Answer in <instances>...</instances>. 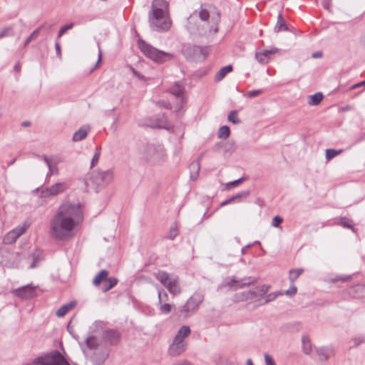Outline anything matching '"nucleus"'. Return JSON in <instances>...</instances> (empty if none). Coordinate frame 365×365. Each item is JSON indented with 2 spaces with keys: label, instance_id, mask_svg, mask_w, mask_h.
Masks as SVG:
<instances>
[{
  "label": "nucleus",
  "instance_id": "obj_1",
  "mask_svg": "<svg viewBox=\"0 0 365 365\" xmlns=\"http://www.w3.org/2000/svg\"><path fill=\"white\" fill-rule=\"evenodd\" d=\"M82 220L83 212L79 203H63L51 220L50 235L56 240H65Z\"/></svg>",
  "mask_w": 365,
  "mask_h": 365
},
{
  "label": "nucleus",
  "instance_id": "obj_2",
  "mask_svg": "<svg viewBox=\"0 0 365 365\" xmlns=\"http://www.w3.org/2000/svg\"><path fill=\"white\" fill-rule=\"evenodd\" d=\"M148 22L153 31L165 32L170 29L171 20L169 4L166 0H153L148 12Z\"/></svg>",
  "mask_w": 365,
  "mask_h": 365
},
{
  "label": "nucleus",
  "instance_id": "obj_3",
  "mask_svg": "<svg viewBox=\"0 0 365 365\" xmlns=\"http://www.w3.org/2000/svg\"><path fill=\"white\" fill-rule=\"evenodd\" d=\"M138 46L147 58L158 63H164L173 58L172 53L158 50L143 39L138 41Z\"/></svg>",
  "mask_w": 365,
  "mask_h": 365
},
{
  "label": "nucleus",
  "instance_id": "obj_4",
  "mask_svg": "<svg viewBox=\"0 0 365 365\" xmlns=\"http://www.w3.org/2000/svg\"><path fill=\"white\" fill-rule=\"evenodd\" d=\"M197 11H195L190 16L187 18V23L186 25L187 30L191 34H198L200 36H204L207 34V33H217L218 31V23L220 21V14L217 13V19L215 21V24L212 26H209V28H204V25L197 24Z\"/></svg>",
  "mask_w": 365,
  "mask_h": 365
},
{
  "label": "nucleus",
  "instance_id": "obj_5",
  "mask_svg": "<svg viewBox=\"0 0 365 365\" xmlns=\"http://www.w3.org/2000/svg\"><path fill=\"white\" fill-rule=\"evenodd\" d=\"M34 365H70L58 350H53L37 356L33 360Z\"/></svg>",
  "mask_w": 365,
  "mask_h": 365
},
{
  "label": "nucleus",
  "instance_id": "obj_6",
  "mask_svg": "<svg viewBox=\"0 0 365 365\" xmlns=\"http://www.w3.org/2000/svg\"><path fill=\"white\" fill-rule=\"evenodd\" d=\"M155 278L164 285L169 292L178 295L181 292L179 279L177 275L170 274L165 271H158L155 274Z\"/></svg>",
  "mask_w": 365,
  "mask_h": 365
},
{
  "label": "nucleus",
  "instance_id": "obj_7",
  "mask_svg": "<svg viewBox=\"0 0 365 365\" xmlns=\"http://www.w3.org/2000/svg\"><path fill=\"white\" fill-rule=\"evenodd\" d=\"M203 300L204 296L202 294L195 293L183 306L179 307L178 314L183 318L190 317L197 310Z\"/></svg>",
  "mask_w": 365,
  "mask_h": 365
},
{
  "label": "nucleus",
  "instance_id": "obj_8",
  "mask_svg": "<svg viewBox=\"0 0 365 365\" xmlns=\"http://www.w3.org/2000/svg\"><path fill=\"white\" fill-rule=\"evenodd\" d=\"M182 52L185 58L191 61H202L208 55L207 48L191 44L184 45Z\"/></svg>",
  "mask_w": 365,
  "mask_h": 365
},
{
  "label": "nucleus",
  "instance_id": "obj_9",
  "mask_svg": "<svg viewBox=\"0 0 365 365\" xmlns=\"http://www.w3.org/2000/svg\"><path fill=\"white\" fill-rule=\"evenodd\" d=\"M165 150L160 144H148L144 148L143 158L147 162L155 163L163 159Z\"/></svg>",
  "mask_w": 365,
  "mask_h": 365
},
{
  "label": "nucleus",
  "instance_id": "obj_10",
  "mask_svg": "<svg viewBox=\"0 0 365 365\" xmlns=\"http://www.w3.org/2000/svg\"><path fill=\"white\" fill-rule=\"evenodd\" d=\"M20 262L19 254L10 252L6 248H0V264L14 268L18 267Z\"/></svg>",
  "mask_w": 365,
  "mask_h": 365
},
{
  "label": "nucleus",
  "instance_id": "obj_11",
  "mask_svg": "<svg viewBox=\"0 0 365 365\" xmlns=\"http://www.w3.org/2000/svg\"><path fill=\"white\" fill-rule=\"evenodd\" d=\"M113 179V173L110 170L106 171H96L91 175V181L98 187L110 184Z\"/></svg>",
  "mask_w": 365,
  "mask_h": 365
},
{
  "label": "nucleus",
  "instance_id": "obj_12",
  "mask_svg": "<svg viewBox=\"0 0 365 365\" xmlns=\"http://www.w3.org/2000/svg\"><path fill=\"white\" fill-rule=\"evenodd\" d=\"M101 337L106 344L117 346L120 342L122 334L116 329H108L103 331Z\"/></svg>",
  "mask_w": 365,
  "mask_h": 365
},
{
  "label": "nucleus",
  "instance_id": "obj_13",
  "mask_svg": "<svg viewBox=\"0 0 365 365\" xmlns=\"http://www.w3.org/2000/svg\"><path fill=\"white\" fill-rule=\"evenodd\" d=\"M67 188V185L65 182H56L50 187L43 188L41 195L42 197L56 196L66 191Z\"/></svg>",
  "mask_w": 365,
  "mask_h": 365
},
{
  "label": "nucleus",
  "instance_id": "obj_14",
  "mask_svg": "<svg viewBox=\"0 0 365 365\" xmlns=\"http://www.w3.org/2000/svg\"><path fill=\"white\" fill-rule=\"evenodd\" d=\"M16 297L22 299L31 298L35 294V288L30 285L20 287L14 291Z\"/></svg>",
  "mask_w": 365,
  "mask_h": 365
},
{
  "label": "nucleus",
  "instance_id": "obj_15",
  "mask_svg": "<svg viewBox=\"0 0 365 365\" xmlns=\"http://www.w3.org/2000/svg\"><path fill=\"white\" fill-rule=\"evenodd\" d=\"M153 128H160L169 130L172 126L170 125L165 114L159 115L155 121L150 125Z\"/></svg>",
  "mask_w": 365,
  "mask_h": 365
},
{
  "label": "nucleus",
  "instance_id": "obj_16",
  "mask_svg": "<svg viewBox=\"0 0 365 365\" xmlns=\"http://www.w3.org/2000/svg\"><path fill=\"white\" fill-rule=\"evenodd\" d=\"M108 357L107 350H100L93 353L91 360L94 365H102Z\"/></svg>",
  "mask_w": 365,
  "mask_h": 365
},
{
  "label": "nucleus",
  "instance_id": "obj_17",
  "mask_svg": "<svg viewBox=\"0 0 365 365\" xmlns=\"http://www.w3.org/2000/svg\"><path fill=\"white\" fill-rule=\"evenodd\" d=\"M255 282V279L250 277L244 278L243 279H242V282L237 280L236 277H233L231 281L228 283V285L232 287L234 284H237V285L235 286V289H238L243 288L246 286H249Z\"/></svg>",
  "mask_w": 365,
  "mask_h": 365
},
{
  "label": "nucleus",
  "instance_id": "obj_18",
  "mask_svg": "<svg viewBox=\"0 0 365 365\" xmlns=\"http://www.w3.org/2000/svg\"><path fill=\"white\" fill-rule=\"evenodd\" d=\"M198 17L200 18V19L201 20V21L202 23V25H204V28H209V26H212L217 19V17L212 18V24H210V23L209 22V18H210L209 11L205 9H202V7H201L200 10L199 11H197V18Z\"/></svg>",
  "mask_w": 365,
  "mask_h": 365
},
{
  "label": "nucleus",
  "instance_id": "obj_19",
  "mask_svg": "<svg viewBox=\"0 0 365 365\" xmlns=\"http://www.w3.org/2000/svg\"><path fill=\"white\" fill-rule=\"evenodd\" d=\"M186 349V344H178L173 342L170 346L168 351L173 356H177L183 353Z\"/></svg>",
  "mask_w": 365,
  "mask_h": 365
},
{
  "label": "nucleus",
  "instance_id": "obj_20",
  "mask_svg": "<svg viewBox=\"0 0 365 365\" xmlns=\"http://www.w3.org/2000/svg\"><path fill=\"white\" fill-rule=\"evenodd\" d=\"M90 131L89 125H83L78 130H76L72 138V140L75 142L81 141L83 140Z\"/></svg>",
  "mask_w": 365,
  "mask_h": 365
},
{
  "label": "nucleus",
  "instance_id": "obj_21",
  "mask_svg": "<svg viewBox=\"0 0 365 365\" xmlns=\"http://www.w3.org/2000/svg\"><path fill=\"white\" fill-rule=\"evenodd\" d=\"M76 305V302L72 301L68 304L61 306L56 312V314L58 317H64L68 312L73 309Z\"/></svg>",
  "mask_w": 365,
  "mask_h": 365
},
{
  "label": "nucleus",
  "instance_id": "obj_22",
  "mask_svg": "<svg viewBox=\"0 0 365 365\" xmlns=\"http://www.w3.org/2000/svg\"><path fill=\"white\" fill-rule=\"evenodd\" d=\"M274 53V51L270 50H264L262 52H257L255 53V58L259 63L265 64L268 63L269 56Z\"/></svg>",
  "mask_w": 365,
  "mask_h": 365
},
{
  "label": "nucleus",
  "instance_id": "obj_23",
  "mask_svg": "<svg viewBox=\"0 0 365 365\" xmlns=\"http://www.w3.org/2000/svg\"><path fill=\"white\" fill-rule=\"evenodd\" d=\"M190 171V178L192 180H197L199 175V172L200 170V163L199 160H196L192 162L189 166Z\"/></svg>",
  "mask_w": 365,
  "mask_h": 365
},
{
  "label": "nucleus",
  "instance_id": "obj_24",
  "mask_svg": "<svg viewBox=\"0 0 365 365\" xmlns=\"http://www.w3.org/2000/svg\"><path fill=\"white\" fill-rule=\"evenodd\" d=\"M288 29V26L282 14L279 13L277 16V21L274 26V32L279 33L280 31H287Z\"/></svg>",
  "mask_w": 365,
  "mask_h": 365
},
{
  "label": "nucleus",
  "instance_id": "obj_25",
  "mask_svg": "<svg viewBox=\"0 0 365 365\" xmlns=\"http://www.w3.org/2000/svg\"><path fill=\"white\" fill-rule=\"evenodd\" d=\"M257 297V294L254 290H249L247 292H243L236 295V301H247Z\"/></svg>",
  "mask_w": 365,
  "mask_h": 365
},
{
  "label": "nucleus",
  "instance_id": "obj_26",
  "mask_svg": "<svg viewBox=\"0 0 365 365\" xmlns=\"http://www.w3.org/2000/svg\"><path fill=\"white\" fill-rule=\"evenodd\" d=\"M233 69L232 65H227L220 69V71L215 74V81L219 82L222 81L225 76Z\"/></svg>",
  "mask_w": 365,
  "mask_h": 365
},
{
  "label": "nucleus",
  "instance_id": "obj_27",
  "mask_svg": "<svg viewBox=\"0 0 365 365\" xmlns=\"http://www.w3.org/2000/svg\"><path fill=\"white\" fill-rule=\"evenodd\" d=\"M317 353L320 360L327 361L331 357L332 351L326 347H320L317 349Z\"/></svg>",
  "mask_w": 365,
  "mask_h": 365
},
{
  "label": "nucleus",
  "instance_id": "obj_28",
  "mask_svg": "<svg viewBox=\"0 0 365 365\" xmlns=\"http://www.w3.org/2000/svg\"><path fill=\"white\" fill-rule=\"evenodd\" d=\"M185 88L180 82H176L170 87L169 91L171 94L176 97H180L184 93Z\"/></svg>",
  "mask_w": 365,
  "mask_h": 365
},
{
  "label": "nucleus",
  "instance_id": "obj_29",
  "mask_svg": "<svg viewBox=\"0 0 365 365\" xmlns=\"http://www.w3.org/2000/svg\"><path fill=\"white\" fill-rule=\"evenodd\" d=\"M108 271L106 269H102L93 279V284L95 286L99 285L103 281H106L108 276Z\"/></svg>",
  "mask_w": 365,
  "mask_h": 365
},
{
  "label": "nucleus",
  "instance_id": "obj_30",
  "mask_svg": "<svg viewBox=\"0 0 365 365\" xmlns=\"http://www.w3.org/2000/svg\"><path fill=\"white\" fill-rule=\"evenodd\" d=\"M25 231V228L19 227L13 230L8 234L7 238L10 240V242H14L19 237H20Z\"/></svg>",
  "mask_w": 365,
  "mask_h": 365
},
{
  "label": "nucleus",
  "instance_id": "obj_31",
  "mask_svg": "<svg viewBox=\"0 0 365 365\" xmlns=\"http://www.w3.org/2000/svg\"><path fill=\"white\" fill-rule=\"evenodd\" d=\"M302 349L305 354H310L312 352V344L308 336L304 335L302 337Z\"/></svg>",
  "mask_w": 365,
  "mask_h": 365
},
{
  "label": "nucleus",
  "instance_id": "obj_32",
  "mask_svg": "<svg viewBox=\"0 0 365 365\" xmlns=\"http://www.w3.org/2000/svg\"><path fill=\"white\" fill-rule=\"evenodd\" d=\"M86 344L87 347L91 350H97L99 347L97 338L95 336H90L86 338Z\"/></svg>",
  "mask_w": 365,
  "mask_h": 365
},
{
  "label": "nucleus",
  "instance_id": "obj_33",
  "mask_svg": "<svg viewBox=\"0 0 365 365\" xmlns=\"http://www.w3.org/2000/svg\"><path fill=\"white\" fill-rule=\"evenodd\" d=\"M304 272L302 268L292 269L289 272V279L291 284H294L297 279Z\"/></svg>",
  "mask_w": 365,
  "mask_h": 365
},
{
  "label": "nucleus",
  "instance_id": "obj_34",
  "mask_svg": "<svg viewBox=\"0 0 365 365\" xmlns=\"http://www.w3.org/2000/svg\"><path fill=\"white\" fill-rule=\"evenodd\" d=\"M118 282V279L116 277H108L106 280L104 287L103 289L104 292H108L113 288Z\"/></svg>",
  "mask_w": 365,
  "mask_h": 365
},
{
  "label": "nucleus",
  "instance_id": "obj_35",
  "mask_svg": "<svg viewBox=\"0 0 365 365\" xmlns=\"http://www.w3.org/2000/svg\"><path fill=\"white\" fill-rule=\"evenodd\" d=\"M44 25L42 24L40 26H38L36 29H35L31 34L30 36L26 39L25 42H24V47H26L31 41H33L34 39L36 38L37 36H38L40 31H41V29L43 28Z\"/></svg>",
  "mask_w": 365,
  "mask_h": 365
},
{
  "label": "nucleus",
  "instance_id": "obj_36",
  "mask_svg": "<svg viewBox=\"0 0 365 365\" xmlns=\"http://www.w3.org/2000/svg\"><path fill=\"white\" fill-rule=\"evenodd\" d=\"M339 225L343 227L351 229L354 232H356V230L353 226V221L346 217H341L339 219Z\"/></svg>",
  "mask_w": 365,
  "mask_h": 365
},
{
  "label": "nucleus",
  "instance_id": "obj_37",
  "mask_svg": "<svg viewBox=\"0 0 365 365\" xmlns=\"http://www.w3.org/2000/svg\"><path fill=\"white\" fill-rule=\"evenodd\" d=\"M310 100L309 104L311 106H317L321 103L323 99V95L322 93H316L314 95L309 96Z\"/></svg>",
  "mask_w": 365,
  "mask_h": 365
},
{
  "label": "nucleus",
  "instance_id": "obj_38",
  "mask_svg": "<svg viewBox=\"0 0 365 365\" xmlns=\"http://www.w3.org/2000/svg\"><path fill=\"white\" fill-rule=\"evenodd\" d=\"M250 194V191H247V190L241 191V192L237 193L236 195L232 196L231 199L233 202H240L241 200V199H242V198L245 199V198L248 197Z\"/></svg>",
  "mask_w": 365,
  "mask_h": 365
},
{
  "label": "nucleus",
  "instance_id": "obj_39",
  "mask_svg": "<svg viewBox=\"0 0 365 365\" xmlns=\"http://www.w3.org/2000/svg\"><path fill=\"white\" fill-rule=\"evenodd\" d=\"M227 120L235 125H238L241 123V120L237 116V111L235 110L230 111Z\"/></svg>",
  "mask_w": 365,
  "mask_h": 365
},
{
  "label": "nucleus",
  "instance_id": "obj_40",
  "mask_svg": "<svg viewBox=\"0 0 365 365\" xmlns=\"http://www.w3.org/2000/svg\"><path fill=\"white\" fill-rule=\"evenodd\" d=\"M230 130L227 125H223L220 128L218 131V138L226 139L230 136Z\"/></svg>",
  "mask_w": 365,
  "mask_h": 365
},
{
  "label": "nucleus",
  "instance_id": "obj_41",
  "mask_svg": "<svg viewBox=\"0 0 365 365\" xmlns=\"http://www.w3.org/2000/svg\"><path fill=\"white\" fill-rule=\"evenodd\" d=\"M14 35V28L12 26L4 27L0 30V38Z\"/></svg>",
  "mask_w": 365,
  "mask_h": 365
},
{
  "label": "nucleus",
  "instance_id": "obj_42",
  "mask_svg": "<svg viewBox=\"0 0 365 365\" xmlns=\"http://www.w3.org/2000/svg\"><path fill=\"white\" fill-rule=\"evenodd\" d=\"M33 258L32 263L29 265L30 269L35 268L37 266V262L42 259L41 253L40 251H36L31 255Z\"/></svg>",
  "mask_w": 365,
  "mask_h": 365
},
{
  "label": "nucleus",
  "instance_id": "obj_43",
  "mask_svg": "<svg viewBox=\"0 0 365 365\" xmlns=\"http://www.w3.org/2000/svg\"><path fill=\"white\" fill-rule=\"evenodd\" d=\"M178 235V228L176 223H174L170 228L168 235H167V238L171 240H175V238Z\"/></svg>",
  "mask_w": 365,
  "mask_h": 365
},
{
  "label": "nucleus",
  "instance_id": "obj_44",
  "mask_svg": "<svg viewBox=\"0 0 365 365\" xmlns=\"http://www.w3.org/2000/svg\"><path fill=\"white\" fill-rule=\"evenodd\" d=\"M173 307V305H172L170 304H168L166 302H164V303L163 302V303H161V304H160L159 309L161 312V313L168 314L172 311Z\"/></svg>",
  "mask_w": 365,
  "mask_h": 365
},
{
  "label": "nucleus",
  "instance_id": "obj_45",
  "mask_svg": "<svg viewBox=\"0 0 365 365\" xmlns=\"http://www.w3.org/2000/svg\"><path fill=\"white\" fill-rule=\"evenodd\" d=\"M342 152V150H334V149H327L326 150V158L329 160L334 158L337 155L340 154Z\"/></svg>",
  "mask_w": 365,
  "mask_h": 365
},
{
  "label": "nucleus",
  "instance_id": "obj_46",
  "mask_svg": "<svg viewBox=\"0 0 365 365\" xmlns=\"http://www.w3.org/2000/svg\"><path fill=\"white\" fill-rule=\"evenodd\" d=\"M283 294V292H272V293H270L267 295H266L265 297V301L264 303H262V304H267V303H269L270 302H272L274 301L278 296L279 295H282Z\"/></svg>",
  "mask_w": 365,
  "mask_h": 365
},
{
  "label": "nucleus",
  "instance_id": "obj_47",
  "mask_svg": "<svg viewBox=\"0 0 365 365\" xmlns=\"http://www.w3.org/2000/svg\"><path fill=\"white\" fill-rule=\"evenodd\" d=\"M158 294L159 304H161L163 302H166L168 300V295L163 289H158Z\"/></svg>",
  "mask_w": 365,
  "mask_h": 365
},
{
  "label": "nucleus",
  "instance_id": "obj_48",
  "mask_svg": "<svg viewBox=\"0 0 365 365\" xmlns=\"http://www.w3.org/2000/svg\"><path fill=\"white\" fill-rule=\"evenodd\" d=\"M190 329L188 326L184 325L180 327L178 331V334L181 336L182 338L185 339L190 334Z\"/></svg>",
  "mask_w": 365,
  "mask_h": 365
},
{
  "label": "nucleus",
  "instance_id": "obj_49",
  "mask_svg": "<svg viewBox=\"0 0 365 365\" xmlns=\"http://www.w3.org/2000/svg\"><path fill=\"white\" fill-rule=\"evenodd\" d=\"M73 23H70L62 26L58 34V38H61L67 31L71 29L73 27Z\"/></svg>",
  "mask_w": 365,
  "mask_h": 365
},
{
  "label": "nucleus",
  "instance_id": "obj_50",
  "mask_svg": "<svg viewBox=\"0 0 365 365\" xmlns=\"http://www.w3.org/2000/svg\"><path fill=\"white\" fill-rule=\"evenodd\" d=\"M101 155V151L98 148H96V150L91 160V167H93L96 163H98Z\"/></svg>",
  "mask_w": 365,
  "mask_h": 365
},
{
  "label": "nucleus",
  "instance_id": "obj_51",
  "mask_svg": "<svg viewBox=\"0 0 365 365\" xmlns=\"http://www.w3.org/2000/svg\"><path fill=\"white\" fill-rule=\"evenodd\" d=\"M225 150L234 152L235 150V143L233 140H230L226 143Z\"/></svg>",
  "mask_w": 365,
  "mask_h": 365
},
{
  "label": "nucleus",
  "instance_id": "obj_52",
  "mask_svg": "<svg viewBox=\"0 0 365 365\" xmlns=\"http://www.w3.org/2000/svg\"><path fill=\"white\" fill-rule=\"evenodd\" d=\"M297 287L294 284H291V286L289 287V289H288L286 292H285V294L288 296H294L297 294Z\"/></svg>",
  "mask_w": 365,
  "mask_h": 365
},
{
  "label": "nucleus",
  "instance_id": "obj_53",
  "mask_svg": "<svg viewBox=\"0 0 365 365\" xmlns=\"http://www.w3.org/2000/svg\"><path fill=\"white\" fill-rule=\"evenodd\" d=\"M262 93H263V91L262 89L253 90V91H249L246 96L249 98H254V97L258 96L259 95L262 94Z\"/></svg>",
  "mask_w": 365,
  "mask_h": 365
},
{
  "label": "nucleus",
  "instance_id": "obj_54",
  "mask_svg": "<svg viewBox=\"0 0 365 365\" xmlns=\"http://www.w3.org/2000/svg\"><path fill=\"white\" fill-rule=\"evenodd\" d=\"M58 173V168L56 167V165L55 166H50L48 168V172L46 175V179H48V178H50L52 175L53 174H57Z\"/></svg>",
  "mask_w": 365,
  "mask_h": 365
},
{
  "label": "nucleus",
  "instance_id": "obj_55",
  "mask_svg": "<svg viewBox=\"0 0 365 365\" xmlns=\"http://www.w3.org/2000/svg\"><path fill=\"white\" fill-rule=\"evenodd\" d=\"M156 104L158 106H160L161 108H166V109H171L172 108L171 104L169 102H167V101H157Z\"/></svg>",
  "mask_w": 365,
  "mask_h": 365
},
{
  "label": "nucleus",
  "instance_id": "obj_56",
  "mask_svg": "<svg viewBox=\"0 0 365 365\" xmlns=\"http://www.w3.org/2000/svg\"><path fill=\"white\" fill-rule=\"evenodd\" d=\"M264 361H265L266 365H276L274 359L272 358L271 356H269L267 354H264Z\"/></svg>",
  "mask_w": 365,
  "mask_h": 365
},
{
  "label": "nucleus",
  "instance_id": "obj_57",
  "mask_svg": "<svg viewBox=\"0 0 365 365\" xmlns=\"http://www.w3.org/2000/svg\"><path fill=\"white\" fill-rule=\"evenodd\" d=\"M282 222V218L277 215L273 218L272 225L273 227H277Z\"/></svg>",
  "mask_w": 365,
  "mask_h": 365
},
{
  "label": "nucleus",
  "instance_id": "obj_58",
  "mask_svg": "<svg viewBox=\"0 0 365 365\" xmlns=\"http://www.w3.org/2000/svg\"><path fill=\"white\" fill-rule=\"evenodd\" d=\"M244 180H245L244 178H240L236 180L229 182L227 184V185L230 186V187H235V186H237L239 183L243 182Z\"/></svg>",
  "mask_w": 365,
  "mask_h": 365
},
{
  "label": "nucleus",
  "instance_id": "obj_59",
  "mask_svg": "<svg viewBox=\"0 0 365 365\" xmlns=\"http://www.w3.org/2000/svg\"><path fill=\"white\" fill-rule=\"evenodd\" d=\"M173 342H174V343H178V344H180V343H182V344H185V343L184 342V339H183V338H182V337H181V336H180V335H179V334H176V336H175V338H174V339H173Z\"/></svg>",
  "mask_w": 365,
  "mask_h": 365
},
{
  "label": "nucleus",
  "instance_id": "obj_60",
  "mask_svg": "<svg viewBox=\"0 0 365 365\" xmlns=\"http://www.w3.org/2000/svg\"><path fill=\"white\" fill-rule=\"evenodd\" d=\"M55 48H56V51L57 56L61 58V46H60V43L58 42H56L55 43Z\"/></svg>",
  "mask_w": 365,
  "mask_h": 365
},
{
  "label": "nucleus",
  "instance_id": "obj_61",
  "mask_svg": "<svg viewBox=\"0 0 365 365\" xmlns=\"http://www.w3.org/2000/svg\"><path fill=\"white\" fill-rule=\"evenodd\" d=\"M173 365H192V364L187 360L178 361Z\"/></svg>",
  "mask_w": 365,
  "mask_h": 365
},
{
  "label": "nucleus",
  "instance_id": "obj_62",
  "mask_svg": "<svg viewBox=\"0 0 365 365\" xmlns=\"http://www.w3.org/2000/svg\"><path fill=\"white\" fill-rule=\"evenodd\" d=\"M41 158L45 162V163L47 165L48 168L52 165L50 159L46 155H42Z\"/></svg>",
  "mask_w": 365,
  "mask_h": 365
},
{
  "label": "nucleus",
  "instance_id": "obj_63",
  "mask_svg": "<svg viewBox=\"0 0 365 365\" xmlns=\"http://www.w3.org/2000/svg\"><path fill=\"white\" fill-rule=\"evenodd\" d=\"M269 289V287L267 285H262L259 287V291L262 292V294H265Z\"/></svg>",
  "mask_w": 365,
  "mask_h": 365
},
{
  "label": "nucleus",
  "instance_id": "obj_64",
  "mask_svg": "<svg viewBox=\"0 0 365 365\" xmlns=\"http://www.w3.org/2000/svg\"><path fill=\"white\" fill-rule=\"evenodd\" d=\"M364 341V337L361 336L359 339H354V343L356 346L359 345L361 343H362Z\"/></svg>",
  "mask_w": 365,
  "mask_h": 365
}]
</instances>
